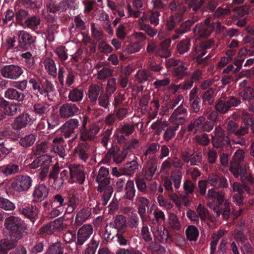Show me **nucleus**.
I'll use <instances>...</instances> for the list:
<instances>
[{"mask_svg":"<svg viewBox=\"0 0 254 254\" xmlns=\"http://www.w3.org/2000/svg\"><path fill=\"white\" fill-rule=\"evenodd\" d=\"M207 195L209 200L215 201L213 209L216 216L219 217L222 214L224 219H228L231 210L228 201L225 200L224 201V192L216 191L214 188H211L208 190Z\"/></svg>","mask_w":254,"mask_h":254,"instance_id":"nucleus-1","label":"nucleus"},{"mask_svg":"<svg viewBox=\"0 0 254 254\" xmlns=\"http://www.w3.org/2000/svg\"><path fill=\"white\" fill-rule=\"evenodd\" d=\"M4 226L9 232V238L16 243L27 233L26 224L18 217L10 216L6 218Z\"/></svg>","mask_w":254,"mask_h":254,"instance_id":"nucleus-2","label":"nucleus"},{"mask_svg":"<svg viewBox=\"0 0 254 254\" xmlns=\"http://www.w3.org/2000/svg\"><path fill=\"white\" fill-rule=\"evenodd\" d=\"M134 149L132 144H127L122 148L117 145H112L105 155V159L108 161L112 159L117 164L122 162L127 156L128 150L131 151Z\"/></svg>","mask_w":254,"mask_h":254,"instance_id":"nucleus-3","label":"nucleus"},{"mask_svg":"<svg viewBox=\"0 0 254 254\" xmlns=\"http://www.w3.org/2000/svg\"><path fill=\"white\" fill-rule=\"evenodd\" d=\"M17 40L19 48L24 51H30L35 49L36 37L25 30L17 32Z\"/></svg>","mask_w":254,"mask_h":254,"instance_id":"nucleus-4","label":"nucleus"},{"mask_svg":"<svg viewBox=\"0 0 254 254\" xmlns=\"http://www.w3.org/2000/svg\"><path fill=\"white\" fill-rule=\"evenodd\" d=\"M236 167L230 164L229 171L236 179L240 178L242 183L254 182V178L248 171L247 164H236Z\"/></svg>","mask_w":254,"mask_h":254,"instance_id":"nucleus-5","label":"nucleus"},{"mask_svg":"<svg viewBox=\"0 0 254 254\" xmlns=\"http://www.w3.org/2000/svg\"><path fill=\"white\" fill-rule=\"evenodd\" d=\"M214 135L212 137V143L215 148H226L228 150L231 148L230 140L225 131L219 126L215 128Z\"/></svg>","mask_w":254,"mask_h":254,"instance_id":"nucleus-6","label":"nucleus"},{"mask_svg":"<svg viewBox=\"0 0 254 254\" xmlns=\"http://www.w3.org/2000/svg\"><path fill=\"white\" fill-rule=\"evenodd\" d=\"M69 170V180L68 182H75L80 185L83 184L85 180V172L83 165L79 164H70L68 166Z\"/></svg>","mask_w":254,"mask_h":254,"instance_id":"nucleus-7","label":"nucleus"},{"mask_svg":"<svg viewBox=\"0 0 254 254\" xmlns=\"http://www.w3.org/2000/svg\"><path fill=\"white\" fill-rule=\"evenodd\" d=\"M32 180L27 175H18L16 176L11 184V188L16 191H27L32 185Z\"/></svg>","mask_w":254,"mask_h":254,"instance_id":"nucleus-8","label":"nucleus"},{"mask_svg":"<svg viewBox=\"0 0 254 254\" xmlns=\"http://www.w3.org/2000/svg\"><path fill=\"white\" fill-rule=\"evenodd\" d=\"M0 72L2 77L12 80L18 79L23 73L22 67L14 64H9L3 66L0 69Z\"/></svg>","mask_w":254,"mask_h":254,"instance_id":"nucleus-9","label":"nucleus"},{"mask_svg":"<svg viewBox=\"0 0 254 254\" xmlns=\"http://www.w3.org/2000/svg\"><path fill=\"white\" fill-rule=\"evenodd\" d=\"M98 184L97 191L101 193V196H103V202H106L108 199H110L113 192V189L110 185V178H102L100 180H96Z\"/></svg>","mask_w":254,"mask_h":254,"instance_id":"nucleus-10","label":"nucleus"},{"mask_svg":"<svg viewBox=\"0 0 254 254\" xmlns=\"http://www.w3.org/2000/svg\"><path fill=\"white\" fill-rule=\"evenodd\" d=\"M50 190L44 184L36 185L32 192V201L40 202L46 199L49 195Z\"/></svg>","mask_w":254,"mask_h":254,"instance_id":"nucleus-11","label":"nucleus"},{"mask_svg":"<svg viewBox=\"0 0 254 254\" xmlns=\"http://www.w3.org/2000/svg\"><path fill=\"white\" fill-rule=\"evenodd\" d=\"M207 183L216 189H226L228 187L227 179L222 175L210 174L207 178Z\"/></svg>","mask_w":254,"mask_h":254,"instance_id":"nucleus-12","label":"nucleus"},{"mask_svg":"<svg viewBox=\"0 0 254 254\" xmlns=\"http://www.w3.org/2000/svg\"><path fill=\"white\" fill-rule=\"evenodd\" d=\"M93 232L92 226L89 224H85L78 230L76 241V245L82 246L91 236Z\"/></svg>","mask_w":254,"mask_h":254,"instance_id":"nucleus-13","label":"nucleus"},{"mask_svg":"<svg viewBox=\"0 0 254 254\" xmlns=\"http://www.w3.org/2000/svg\"><path fill=\"white\" fill-rule=\"evenodd\" d=\"M20 104L15 103H10L3 98H0V108L4 117L13 116L17 113L18 107Z\"/></svg>","mask_w":254,"mask_h":254,"instance_id":"nucleus-14","label":"nucleus"},{"mask_svg":"<svg viewBox=\"0 0 254 254\" xmlns=\"http://www.w3.org/2000/svg\"><path fill=\"white\" fill-rule=\"evenodd\" d=\"M169 8L174 11L172 15L177 17V19H183V17L187 10V6L182 1L179 0H173L169 5Z\"/></svg>","mask_w":254,"mask_h":254,"instance_id":"nucleus-15","label":"nucleus"},{"mask_svg":"<svg viewBox=\"0 0 254 254\" xmlns=\"http://www.w3.org/2000/svg\"><path fill=\"white\" fill-rule=\"evenodd\" d=\"M79 111V108L76 104L72 103H66L60 107L59 113L62 118H69L77 114Z\"/></svg>","mask_w":254,"mask_h":254,"instance_id":"nucleus-16","label":"nucleus"},{"mask_svg":"<svg viewBox=\"0 0 254 254\" xmlns=\"http://www.w3.org/2000/svg\"><path fill=\"white\" fill-rule=\"evenodd\" d=\"M55 91L54 85L51 81L42 80L38 91L40 95L46 97L49 101H52Z\"/></svg>","mask_w":254,"mask_h":254,"instance_id":"nucleus-17","label":"nucleus"},{"mask_svg":"<svg viewBox=\"0 0 254 254\" xmlns=\"http://www.w3.org/2000/svg\"><path fill=\"white\" fill-rule=\"evenodd\" d=\"M50 110V105L46 102H38L33 105L32 112L42 119L48 116Z\"/></svg>","mask_w":254,"mask_h":254,"instance_id":"nucleus-18","label":"nucleus"},{"mask_svg":"<svg viewBox=\"0 0 254 254\" xmlns=\"http://www.w3.org/2000/svg\"><path fill=\"white\" fill-rule=\"evenodd\" d=\"M31 120L30 116L28 114H22L15 118L11 124L12 128L14 130L19 131L30 124Z\"/></svg>","mask_w":254,"mask_h":254,"instance_id":"nucleus-19","label":"nucleus"},{"mask_svg":"<svg viewBox=\"0 0 254 254\" xmlns=\"http://www.w3.org/2000/svg\"><path fill=\"white\" fill-rule=\"evenodd\" d=\"M99 131V127L95 125L91 126L89 129H80L79 139L82 141H91Z\"/></svg>","mask_w":254,"mask_h":254,"instance_id":"nucleus-20","label":"nucleus"},{"mask_svg":"<svg viewBox=\"0 0 254 254\" xmlns=\"http://www.w3.org/2000/svg\"><path fill=\"white\" fill-rule=\"evenodd\" d=\"M63 221L60 219H56L43 226L40 229L41 233L48 235L53 234L55 231H60L63 229Z\"/></svg>","mask_w":254,"mask_h":254,"instance_id":"nucleus-21","label":"nucleus"},{"mask_svg":"<svg viewBox=\"0 0 254 254\" xmlns=\"http://www.w3.org/2000/svg\"><path fill=\"white\" fill-rule=\"evenodd\" d=\"M138 213L140 217L142 222H146L149 218L148 215L146 214V208L149 206V200L145 197L140 196L138 197Z\"/></svg>","mask_w":254,"mask_h":254,"instance_id":"nucleus-22","label":"nucleus"},{"mask_svg":"<svg viewBox=\"0 0 254 254\" xmlns=\"http://www.w3.org/2000/svg\"><path fill=\"white\" fill-rule=\"evenodd\" d=\"M20 57L24 59V65L25 69L30 73L34 72L37 68L34 57L31 52L27 51L21 54Z\"/></svg>","mask_w":254,"mask_h":254,"instance_id":"nucleus-23","label":"nucleus"},{"mask_svg":"<svg viewBox=\"0 0 254 254\" xmlns=\"http://www.w3.org/2000/svg\"><path fill=\"white\" fill-rule=\"evenodd\" d=\"M90 145L88 143H80L74 149V152L79 159L85 162L90 155Z\"/></svg>","mask_w":254,"mask_h":254,"instance_id":"nucleus-24","label":"nucleus"},{"mask_svg":"<svg viewBox=\"0 0 254 254\" xmlns=\"http://www.w3.org/2000/svg\"><path fill=\"white\" fill-rule=\"evenodd\" d=\"M227 129L230 134L234 133L237 136H243L248 133V128L246 127H239L234 121H230L227 125Z\"/></svg>","mask_w":254,"mask_h":254,"instance_id":"nucleus-25","label":"nucleus"},{"mask_svg":"<svg viewBox=\"0 0 254 254\" xmlns=\"http://www.w3.org/2000/svg\"><path fill=\"white\" fill-rule=\"evenodd\" d=\"M103 92V89L101 86L97 84L90 85L88 91V96L90 101L93 104H95L98 98Z\"/></svg>","mask_w":254,"mask_h":254,"instance_id":"nucleus-26","label":"nucleus"},{"mask_svg":"<svg viewBox=\"0 0 254 254\" xmlns=\"http://www.w3.org/2000/svg\"><path fill=\"white\" fill-rule=\"evenodd\" d=\"M157 170V165L154 160L147 161L142 169V173L145 180L150 181L152 179Z\"/></svg>","mask_w":254,"mask_h":254,"instance_id":"nucleus-27","label":"nucleus"},{"mask_svg":"<svg viewBox=\"0 0 254 254\" xmlns=\"http://www.w3.org/2000/svg\"><path fill=\"white\" fill-rule=\"evenodd\" d=\"M213 30V27L199 23L195 26L193 31L194 34L197 35L198 37L206 38L210 35Z\"/></svg>","mask_w":254,"mask_h":254,"instance_id":"nucleus-28","label":"nucleus"},{"mask_svg":"<svg viewBox=\"0 0 254 254\" xmlns=\"http://www.w3.org/2000/svg\"><path fill=\"white\" fill-rule=\"evenodd\" d=\"M39 212L38 208L35 205H26L21 210V214L29 219L33 223H34Z\"/></svg>","mask_w":254,"mask_h":254,"instance_id":"nucleus-29","label":"nucleus"},{"mask_svg":"<svg viewBox=\"0 0 254 254\" xmlns=\"http://www.w3.org/2000/svg\"><path fill=\"white\" fill-rule=\"evenodd\" d=\"M4 96L7 99L15 100L17 102L22 101L25 97L24 94L22 92H20L14 88L7 89L4 91Z\"/></svg>","mask_w":254,"mask_h":254,"instance_id":"nucleus-30","label":"nucleus"},{"mask_svg":"<svg viewBox=\"0 0 254 254\" xmlns=\"http://www.w3.org/2000/svg\"><path fill=\"white\" fill-rule=\"evenodd\" d=\"M153 78V74L149 70H138L135 75V81L138 84H143Z\"/></svg>","mask_w":254,"mask_h":254,"instance_id":"nucleus-31","label":"nucleus"},{"mask_svg":"<svg viewBox=\"0 0 254 254\" xmlns=\"http://www.w3.org/2000/svg\"><path fill=\"white\" fill-rule=\"evenodd\" d=\"M68 100L72 102H81L84 96L83 90L81 86H78L71 90H69Z\"/></svg>","mask_w":254,"mask_h":254,"instance_id":"nucleus-32","label":"nucleus"},{"mask_svg":"<svg viewBox=\"0 0 254 254\" xmlns=\"http://www.w3.org/2000/svg\"><path fill=\"white\" fill-rule=\"evenodd\" d=\"M214 44L213 41H208L196 46L194 51L192 52V57H201L204 56L206 53L207 49L210 48Z\"/></svg>","mask_w":254,"mask_h":254,"instance_id":"nucleus-33","label":"nucleus"},{"mask_svg":"<svg viewBox=\"0 0 254 254\" xmlns=\"http://www.w3.org/2000/svg\"><path fill=\"white\" fill-rule=\"evenodd\" d=\"M171 40L169 38L163 40L158 47L157 55L161 57L167 58L171 55L169 48L170 46Z\"/></svg>","mask_w":254,"mask_h":254,"instance_id":"nucleus-34","label":"nucleus"},{"mask_svg":"<svg viewBox=\"0 0 254 254\" xmlns=\"http://www.w3.org/2000/svg\"><path fill=\"white\" fill-rule=\"evenodd\" d=\"M53 144H51L50 151L58 154L61 157H63L64 155L63 138L62 137H56L53 139Z\"/></svg>","mask_w":254,"mask_h":254,"instance_id":"nucleus-35","label":"nucleus"},{"mask_svg":"<svg viewBox=\"0 0 254 254\" xmlns=\"http://www.w3.org/2000/svg\"><path fill=\"white\" fill-rule=\"evenodd\" d=\"M112 225L117 230V232L121 233L127 231L126 217L122 215L116 216Z\"/></svg>","mask_w":254,"mask_h":254,"instance_id":"nucleus-36","label":"nucleus"},{"mask_svg":"<svg viewBox=\"0 0 254 254\" xmlns=\"http://www.w3.org/2000/svg\"><path fill=\"white\" fill-rule=\"evenodd\" d=\"M16 245L17 243L9 237L1 240L0 241V254H7L10 250L15 248Z\"/></svg>","mask_w":254,"mask_h":254,"instance_id":"nucleus-37","label":"nucleus"},{"mask_svg":"<svg viewBox=\"0 0 254 254\" xmlns=\"http://www.w3.org/2000/svg\"><path fill=\"white\" fill-rule=\"evenodd\" d=\"M185 4L188 5L189 9L196 13L198 11L203 12V6L205 0H185Z\"/></svg>","mask_w":254,"mask_h":254,"instance_id":"nucleus-38","label":"nucleus"},{"mask_svg":"<svg viewBox=\"0 0 254 254\" xmlns=\"http://www.w3.org/2000/svg\"><path fill=\"white\" fill-rule=\"evenodd\" d=\"M214 93V89L210 88L202 94L201 95L202 107L206 108L213 105L215 100Z\"/></svg>","mask_w":254,"mask_h":254,"instance_id":"nucleus-39","label":"nucleus"},{"mask_svg":"<svg viewBox=\"0 0 254 254\" xmlns=\"http://www.w3.org/2000/svg\"><path fill=\"white\" fill-rule=\"evenodd\" d=\"M197 16H193L192 19H188L182 23L178 28L175 29L176 34H183L190 30L193 23L198 20Z\"/></svg>","mask_w":254,"mask_h":254,"instance_id":"nucleus-40","label":"nucleus"},{"mask_svg":"<svg viewBox=\"0 0 254 254\" xmlns=\"http://www.w3.org/2000/svg\"><path fill=\"white\" fill-rule=\"evenodd\" d=\"M91 215V208L84 207L79 210L75 217V223L80 225L90 217Z\"/></svg>","mask_w":254,"mask_h":254,"instance_id":"nucleus-41","label":"nucleus"},{"mask_svg":"<svg viewBox=\"0 0 254 254\" xmlns=\"http://www.w3.org/2000/svg\"><path fill=\"white\" fill-rule=\"evenodd\" d=\"M205 120H206V118L203 116L199 117L188 126V131L193 132L194 133L201 131Z\"/></svg>","mask_w":254,"mask_h":254,"instance_id":"nucleus-42","label":"nucleus"},{"mask_svg":"<svg viewBox=\"0 0 254 254\" xmlns=\"http://www.w3.org/2000/svg\"><path fill=\"white\" fill-rule=\"evenodd\" d=\"M19 171V166L13 163H9L6 165L0 166V173L4 176L14 175L18 173Z\"/></svg>","mask_w":254,"mask_h":254,"instance_id":"nucleus-43","label":"nucleus"},{"mask_svg":"<svg viewBox=\"0 0 254 254\" xmlns=\"http://www.w3.org/2000/svg\"><path fill=\"white\" fill-rule=\"evenodd\" d=\"M125 192L124 197L129 200L132 201L135 195V189L134 182L132 180H128L124 188Z\"/></svg>","mask_w":254,"mask_h":254,"instance_id":"nucleus-44","label":"nucleus"},{"mask_svg":"<svg viewBox=\"0 0 254 254\" xmlns=\"http://www.w3.org/2000/svg\"><path fill=\"white\" fill-rule=\"evenodd\" d=\"M43 64L48 73L55 77L57 75V69L54 61L50 58H46L43 61Z\"/></svg>","mask_w":254,"mask_h":254,"instance_id":"nucleus-45","label":"nucleus"},{"mask_svg":"<svg viewBox=\"0 0 254 254\" xmlns=\"http://www.w3.org/2000/svg\"><path fill=\"white\" fill-rule=\"evenodd\" d=\"M51 143L47 141H42L37 143L35 147L33 148V152L35 155H40L42 153H47L50 151Z\"/></svg>","mask_w":254,"mask_h":254,"instance_id":"nucleus-46","label":"nucleus"},{"mask_svg":"<svg viewBox=\"0 0 254 254\" xmlns=\"http://www.w3.org/2000/svg\"><path fill=\"white\" fill-rule=\"evenodd\" d=\"M37 135L34 133H30L20 138L19 145L25 148L32 146L36 141Z\"/></svg>","mask_w":254,"mask_h":254,"instance_id":"nucleus-47","label":"nucleus"},{"mask_svg":"<svg viewBox=\"0 0 254 254\" xmlns=\"http://www.w3.org/2000/svg\"><path fill=\"white\" fill-rule=\"evenodd\" d=\"M239 95L243 100L251 102L254 100V88L251 86L243 88L240 91Z\"/></svg>","mask_w":254,"mask_h":254,"instance_id":"nucleus-48","label":"nucleus"},{"mask_svg":"<svg viewBox=\"0 0 254 254\" xmlns=\"http://www.w3.org/2000/svg\"><path fill=\"white\" fill-rule=\"evenodd\" d=\"M190 39L186 38L179 41L177 45V51L180 55H184L187 53L190 48Z\"/></svg>","mask_w":254,"mask_h":254,"instance_id":"nucleus-49","label":"nucleus"},{"mask_svg":"<svg viewBox=\"0 0 254 254\" xmlns=\"http://www.w3.org/2000/svg\"><path fill=\"white\" fill-rule=\"evenodd\" d=\"M40 23L41 20L40 17L37 15L28 17L24 22V25L33 31L37 29Z\"/></svg>","mask_w":254,"mask_h":254,"instance_id":"nucleus-50","label":"nucleus"},{"mask_svg":"<svg viewBox=\"0 0 254 254\" xmlns=\"http://www.w3.org/2000/svg\"><path fill=\"white\" fill-rule=\"evenodd\" d=\"M64 245L60 242H57L49 246L47 254H64Z\"/></svg>","mask_w":254,"mask_h":254,"instance_id":"nucleus-51","label":"nucleus"},{"mask_svg":"<svg viewBox=\"0 0 254 254\" xmlns=\"http://www.w3.org/2000/svg\"><path fill=\"white\" fill-rule=\"evenodd\" d=\"M199 232L196 227L189 225L186 230L187 239L190 241H196L199 236Z\"/></svg>","mask_w":254,"mask_h":254,"instance_id":"nucleus-52","label":"nucleus"},{"mask_svg":"<svg viewBox=\"0 0 254 254\" xmlns=\"http://www.w3.org/2000/svg\"><path fill=\"white\" fill-rule=\"evenodd\" d=\"M139 164L136 160H133L125 164L123 168L125 174L130 175L134 174L139 169Z\"/></svg>","mask_w":254,"mask_h":254,"instance_id":"nucleus-53","label":"nucleus"},{"mask_svg":"<svg viewBox=\"0 0 254 254\" xmlns=\"http://www.w3.org/2000/svg\"><path fill=\"white\" fill-rule=\"evenodd\" d=\"M242 120L244 123V126L246 127L249 130V127H251L252 132L254 133V117L248 112H245L242 115Z\"/></svg>","mask_w":254,"mask_h":254,"instance_id":"nucleus-54","label":"nucleus"},{"mask_svg":"<svg viewBox=\"0 0 254 254\" xmlns=\"http://www.w3.org/2000/svg\"><path fill=\"white\" fill-rule=\"evenodd\" d=\"M183 177L182 172L178 169H176L172 172L170 178L173 182L174 186L176 190L180 188Z\"/></svg>","mask_w":254,"mask_h":254,"instance_id":"nucleus-55","label":"nucleus"},{"mask_svg":"<svg viewBox=\"0 0 254 254\" xmlns=\"http://www.w3.org/2000/svg\"><path fill=\"white\" fill-rule=\"evenodd\" d=\"M153 215L154 218L151 219L149 218L148 219L153 226L159 225L161 223L162 221L165 220V216L164 212L158 208L154 210Z\"/></svg>","mask_w":254,"mask_h":254,"instance_id":"nucleus-56","label":"nucleus"},{"mask_svg":"<svg viewBox=\"0 0 254 254\" xmlns=\"http://www.w3.org/2000/svg\"><path fill=\"white\" fill-rule=\"evenodd\" d=\"M253 182H246L241 184L239 182H234L232 184L233 190L236 192V193H240L244 194L246 191H249L250 188L248 186L249 183H253Z\"/></svg>","mask_w":254,"mask_h":254,"instance_id":"nucleus-57","label":"nucleus"},{"mask_svg":"<svg viewBox=\"0 0 254 254\" xmlns=\"http://www.w3.org/2000/svg\"><path fill=\"white\" fill-rule=\"evenodd\" d=\"M245 152L243 149H238L234 153L230 164H233V166L236 167V164H246L244 162Z\"/></svg>","mask_w":254,"mask_h":254,"instance_id":"nucleus-58","label":"nucleus"},{"mask_svg":"<svg viewBox=\"0 0 254 254\" xmlns=\"http://www.w3.org/2000/svg\"><path fill=\"white\" fill-rule=\"evenodd\" d=\"M190 110L194 113H198L200 111L201 99L199 97L189 98Z\"/></svg>","mask_w":254,"mask_h":254,"instance_id":"nucleus-59","label":"nucleus"},{"mask_svg":"<svg viewBox=\"0 0 254 254\" xmlns=\"http://www.w3.org/2000/svg\"><path fill=\"white\" fill-rule=\"evenodd\" d=\"M29 15V14L28 11L23 9H18L15 12V19L16 22L19 25L23 26V24H24V22L28 18L27 17Z\"/></svg>","mask_w":254,"mask_h":254,"instance_id":"nucleus-60","label":"nucleus"},{"mask_svg":"<svg viewBox=\"0 0 254 254\" xmlns=\"http://www.w3.org/2000/svg\"><path fill=\"white\" fill-rule=\"evenodd\" d=\"M169 223L174 230L179 231L181 229V223L178 216L174 213H171L169 215Z\"/></svg>","mask_w":254,"mask_h":254,"instance_id":"nucleus-61","label":"nucleus"},{"mask_svg":"<svg viewBox=\"0 0 254 254\" xmlns=\"http://www.w3.org/2000/svg\"><path fill=\"white\" fill-rule=\"evenodd\" d=\"M195 187V183H193L192 181L188 179L185 180L183 186L185 194H193Z\"/></svg>","mask_w":254,"mask_h":254,"instance_id":"nucleus-62","label":"nucleus"},{"mask_svg":"<svg viewBox=\"0 0 254 254\" xmlns=\"http://www.w3.org/2000/svg\"><path fill=\"white\" fill-rule=\"evenodd\" d=\"M220 4L219 0H208L203 6V12L205 11L214 12Z\"/></svg>","mask_w":254,"mask_h":254,"instance_id":"nucleus-63","label":"nucleus"},{"mask_svg":"<svg viewBox=\"0 0 254 254\" xmlns=\"http://www.w3.org/2000/svg\"><path fill=\"white\" fill-rule=\"evenodd\" d=\"M188 68L181 64L178 66L175 67L172 71L173 75L177 77L179 79H183L187 74Z\"/></svg>","mask_w":254,"mask_h":254,"instance_id":"nucleus-64","label":"nucleus"}]
</instances>
